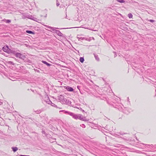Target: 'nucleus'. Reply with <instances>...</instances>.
Returning <instances> with one entry per match:
<instances>
[{
    "mask_svg": "<svg viewBox=\"0 0 156 156\" xmlns=\"http://www.w3.org/2000/svg\"><path fill=\"white\" fill-rule=\"evenodd\" d=\"M44 26L52 30V32L54 33H56L58 36H62L63 34L60 32V31L58 30H56L55 29H68V28H55L52 27H51L47 25H44Z\"/></svg>",
    "mask_w": 156,
    "mask_h": 156,
    "instance_id": "1",
    "label": "nucleus"
},
{
    "mask_svg": "<svg viewBox=\"0 0 156 156\" xmlns=\"http://www.w3.org/2000/svg\"><path fill=\"white\" fill-rule=\"evenodd\" d=\"M59 100L61 101L63 104L70 105L71 103L70 101L66 98H64V97L62 95L60 96Z\"/></svg>",
    "mask_w": 156,
    "mask_h": 156,
    "instance_id": "2",
    "label": "nucleus"
},
{
    "mask_svg": "<svg viewBox=\"0 0 156 156\" xmlns=\"http://www.w3.org/2000/svg\"><path fill=\"white\" fill-rule=\"evenodd\" d=\"M78 119L85 122H88L89 120V119H86L85 117H83L82 115L80 114H78Z\"/></svg>",
    "mask_w": 156,
    "mask_h": 156,
    "instance_id": "3",
    "label": "nucleus"
},
{
    "mask_svg": "<svg viewBox=\"0 0 156 156\" xmlns=\"http://www.w3.org/2000/svg\"><path fill=\"white\" fill-rule=\"evenodd\" d=\"M17 52V51L15 49H10L9 51L8 54H11L15 55Z\"/></svg>",
    "mask_w": 156,
    "mask_h": 156,
    "instance_id": "4",
    "label": "nucleus"
},
{
    "mask_svg": "<svg viewBox=\"0 0 156 156\" xmlns=\"http://www.w3.org/2000/svg\"><path fill=\"white\" fill-rule=\"evenodd\" d=\"M26 17L27 18L32 20L34 21H35L37 19L36 18L30 15H27L26 16Z\"/></svg>",
    "mask_w": 156,
    "mask_h": 156,
    "instance_id": "5",
    "label": "nucleus"
},
{
    "mask_svg": "<svg viewBox=\"0 0 156 156\" xmlns=\"http://www.w3.org/2000/svg\"><path fill=\"white\" fill-rule=\"evenodd\" d=\"M9 49L10 48H9L7 46H5L2 48L3 50L7 53H8Z\"/></svg>",
    "mask_w": 156,
    "mask_h": 156,
    "instance_id": "6",
    "label": "nucleus"
},
{
    "mask_svg": "<svg viewBox=\"0 0 156 156\" xmlns=\"http://www.w3.org/2000/svg\"><path fill=\"white\" fill-rule=\"evenodd\" d=\"M70 116L75 119H77L78 118V114H76L73 113L72 112L71 113Z\"/></svg>",
    "mask_w": 156,
    "mask_h": 156,
    "instance_id": "7",
    "label": "nucleus"
},
{
    "mask_svg": "<svg viewBox=\"0 0 156 156\" xmlns=\"http://www.w3.org/2000/svg\"><path fill=\"white\" fill-rule=\"evenodd\" d=\"M114 146L115 147H121L122 148V150H123L125 149L126 148H127V147H124V146L123 145H122L119 144H116L115 145H114Z\"/></svg>",
    "mask_w": 156,
    "mask_h": 156,
    "instance_id": "8",
    "label": "nucleus"
},
{
    "mask_svg": "<svg viewBox=\"0 0 156 156\" xmlns=\"http://www.w3.org/2000/svg\"><path fill=\"white\" fill-rule=\"evenodd\" d=\"M145 145L146 146H147V147H148V150L149 151H151L152 150H153V149H152V148H153V144H151L150 145L149 144H146Z\"/></svg>",
    "mask_w": 156,
    "mask_h": 156,
    "instance_id": "9",
    "label": "nucleus"
},
{
    "mask_svg": "<svg viewBox=\"0 0 156 156\" xmlns=\"http://www.w3.org/2000/svg\"><path fill=\"white\" fill-rule=\"evenodd\" d=\"M15 55L16 57H18L20 58H22L23 57V55H22L21 54L17 52H16Z\"/></svg>",
    "mask_w": 156,
    "mask_h": 156,
    "instance_id": "10",
    "label": "nucleus"
},
{
    "mask_svg": "<svg viewBox=\"0 0 156 156\" xmlns=\"http://www.w3.org/2000/svg\"><path fill=\"white\" fill-rule=\"evenodd\" d=\"M66 89L68 91L72 92L73 91L74 89L72 87L67 86L66 87Z\"/></svg>",
    "mask_w": 156,
    "mask_h": 156,
    "instance_id": "11",
    "label": "nucleus"
},
{
    "mask_svg": "<svg viewBox=\"0 0 156 156\" xmlns=\"http://www.w3.org/2000/svg\"><path fill=\"white\" fill-rule=\"evenodd\" d=\"M115 108H117L120 111H122V108L121 105H120L119 104H118V105H115V106L114 107Z\"/></svg>",
    "mask_w": 156,
    "mask_h": 156,
    "instance_id": "12",
    "label": "nucleus"
},
{
    "mask_svg": "<svg viewBox=\"0 0 156 156\" xmlns=\"http://www.w3.org/2000/svg\"><path fill=\"white\" fill-rule=\"evenodd\" d=\"M64 112V113L66 114H68L69 115H70L71 113H72L71 112H70L65 110H60L59 111V112Z\"/></svg>",
    "mask_w": 156,
    "mask_h": 156,
    "instance_id": "13",
    "label": "nucleus"
},
{
    "mask_svg": "<svg viewBox=\"0 0 156 156\" xmlns=\"http://www.w3.org/2000/svg\"><path fill=\"white\" fill-rule=\"evenodd\" d=\"M42 62L43 63L46 64L48 66H51V64L47 62L44 61H42Z\"/></svg>",
    "mask_w": 156,
    "mask_h": 156,
    "instance_id": "14",
    "label": "nucleus"
},
{
    "mask_svg": "<svg viewBox=\"0 0 156 156\" xmlns=\"http://www.w3.org/2000/svg\"><path fill=\"white\" fill-rule=\"evenodd\" d=\"M2 21L5 22L7 23H9L11 22V20H6L5 19H4L2 20Z\"/></svg>",
    "mask_w": 156,
    "mask_h": 156,
    "instance_id": "15",
    "label": "nucleus"
},
{
    "mask_svg": "<svg viewBox=\"0 0 156 156\" xmlns=\"http://www.w3.org/2000/svg\"><path fill=\"white\" fill-rule=\"evenodd\" d=\"M94 57L98 61H99V58L98 57V55L94 53Z\"/></svg>",
    "mask_w": 156,
    "mask_h": 156,
    "instance_id": "16",
    "label": "nucleus"
},
{
    "mask_svg": "<svg viewBox=\"0 0 156 156\" xmlns=\"http://www.w3.org/2000/svg\"><path fill=\"white\" fill-rule=\"evenodd\" d=\"M49 103H48V104H50L51 103V106H52L54 107H55L57 108V105H55V104H54L53 103H52V102L50 100H49Z\"/></svg>",
    "mask_w": 156,
    "mask_h": 156,
    "instance_id": "17",
    "label": "nucleus"
},
{
    "mask_svg": "<svg viewBox=\"0 0 156 156\" xmlns=\"http://www.w3.org/2000/svg\"><path fill=\"white\" fill-rule=\"evenodd\" d=\"M12 149L13 152H16L18 149V148L16 147H12Z\"/></svg>",
    "mask_w": 156,
    "mask_h": 156,
    "instance_id": "18",
    "label": "nucleus"
},
{
    "mask_svg": "<svg viewBox=\"0 0 156 156\" xmlns=\"http://www.w3.org/2000/svg\"><path fill=\"white\" fill-rule=\"evenodd\" d=\"M26 32L30 34H34L35 33L34 32L31 31V30H27L26 31Z\"/></svg>",
    "mask_w": 156,
    "mask_h": 156,
    "instance_id": "19",
    "label": "nucleus"
},
{
    "mask_svg": "<svg viewBox=\"0 0 156 156\" xmlns=\"http://www.w3.org/2000/svg\"><path fill=\"white\" fill-rule=\"evenodd\" d=\"M79 60L81 62L83 63L84 60V58L83 57H80L79 59Z\"/></svg>",
    "mask_w": 156,
    "mask_h": 156,
    "instance_id": "20",
    "label": "nucleus"
},
{
    "mask_svg": "<svg viewBox=\"0 0 156 156\" xmlns=\"http://www.w3.org/2000/svg\"><path fill=\"white\" fill-rule=\"evenodd\" d=\"M41 112H42V111L41 110H38L36 111H34V112H36L37 114H38L40 113Z\"/></svg>",
    "mask_w": 156,
    "mask_h": 156,
    "instance_id": "21",
    "label": "nucleus"
},
{
    "mask_svg": "<svg viewBox=\"0 0 156 156\" xmlns=\"http://www.w3.org/2000/svg\"><path fill=\"white\" fill-rule=\"evenodd\" d=\"M128 16L129 17V18H132L133 17V15L131 13H129V14H128Z\"/></svg>",
    "mask_w": 156,
    "mask_h": 156,
    "instance_id": "22",
    "label": "nucleus"
},
{
    "mask_svg": "<svg viewBox=\"0 0 156 156\" xmlns=\"http://www.w3.org/2000/svg\"><path fill=\"white\" fill-rule=\"evenodd\" d=\"M8 63H9V64L11 65H12L13 66L15 65V64L12 62V61H9L8 62Z\"/></svg>",
    "mask_w": 156,
    "mask_h": 156,
    "instance_id": "23",
    "label": "nucleus"
},
{
    "mask_svg": "<svg viewBox=\"0 0 156 156\" xmlns=\"http://www.w3.org/2000/svg\"><path fill=\"white\" fill-rule=\"evenodd\" d=\"M77 38L79 39V41L80 40H83L84 39H85V38L84 37H77Z\"/></svg>",
    "mask_w": 156,
    "mask_h": 156,
    "instance_id": "24",
    "label": "nucleus"
},
{
    "mask_svg": "<svg viewBox=\"0 0 156 156\" xmlns=\"http://www.w3.org/2000/svg\"><path fill=\"white\" fill-rule=\"evenodd\" d=\"M117 1L120 3H124L125 1L124 0H117Z\"/></svg>",
    "mask_w": 156,
    "mask_h": 156,
    "instance_id": "25",
    "label": "nucleus"
},
{
    "mask_svg": "<svg viewBox=\"0 0 156 156\" xmlns=\"http://www.w3.org/2000/svg\"><path fill=\"white\" fill-rule=\"evenodd\" d=\"M80 126L82 127L83 128H85L86 127L85 125L83 124L80 125Z\"/></svg>",
    "mask_w": 156,
    "mask_h": 156,
    "instance_id": "26",
    "label": "nucleus"
},
{
    "mask_svg": "<svg viewBox=\"0 0 156 156\" xmlns=\"http://www.w3.org/2000/svg\"><path fill=\"white\" fill-rule=\"evenodd\" d=\"M56 3L57 6H58L60 4H59L58 0H56Z\"/></svg>",
    "mask_w": 156,
    "mask_h": 156,
    "instance_id": "27",
    "label": "nucleus"
},
{
    "mask_svg": "<svg viewBox=\"0 0 156 156\" xmlns=\"http://www.w3.org/2000/svg\"><path fill=\"white\" fill-rule=\"evenodd\" d=\"M148 21L151 23L154 22L155 21L154 20H150Z\"/></svg>",
    "mask_w": 156,
    "mask_h": 156,
    "instance_id": "28",
    "label": "nucleus"
},
{
    "mask_svg": "<svg viewBox=\"0 0 156 156\" xmlns=\"http://www.w3.org/2000/svg\"><path fill=\"white\" fill-rule=\"evenodd\" d=\"M34 70L35 71L37 72L38 73H40V71L37 69H34Z\"/></svg>",
    "mask_w": 156,
    "mask_h": 156,
    "instance_id": "29",
    "label": "nucleus"
},
{
    "mask_svg": "<svg viewBox=\"0 0 156 156\" xmlns=\"http://www.w3.org/2000/svg\"><path fill=\"white\" fill-rule=\"evenodd\" d=\"M80 86H77V88L80 91Z\"/></svg>",
    "mask_w": 156,
    "mask_h": 156,
    "instance_id": "30",
    "label": "nucleus"
},
{
    "mask_svg": "<svg viewBox=\"0 0 156 156\" xmlns=\"http://www.w3.org/2000/svg\"><path fill=\"white\" fill-rule=\"evenodd\" d=\"M114 53H115V54L114 55V57H115L117 56V55L116 54V52H114Z\"/></svg>",
    "mask_w": 156,
    "mask_h": 156,
    "instance_id": "31",
    "label": "nucleus"
},
{
    "mask_svg": "<svg viewBox=\"0 0 156 156\" xmlns=\"http://www.w3.org/2000/svg\"><path fill=\"white\" fill-rule=\"evenodd\" d=\"M42 133L45 134V132L44 131H42Z\"/></svg>",
    "mask_w": 156,
    "mask_h": 156,
    "instance_id": "32",
    "label": "nucleus"
},
{
    "mask_svg": "<svg viewBox=\"0 0 156 156\" xmlns=\"http://www.w3.org/2000/svg\"><path fill=\"white\" fill-rule=\"evenodd\" d=\"M86 40L88 41H90L91 40V39H86Z\"/></svg>",
    "mask_w": 156,
    "mask_h": 156,
    "instance_id": "33",
    "label": "nucleus"
},
{
    "mask_svg": "<svg viewBox=\"0 0 156 156\" xmlns=\"http://www.w3.org/2000/svg\"><path fill=\"white\" fill-rule=\"evenodd\" d=\"M28 155H20V156H28Z\"/></svg>",
    "mask_w": 156,
    "mask_h": 156,
    "instance_id": "34",
    "label": "nucleus"
},
{
    "mask_svg": "<svg viewBox=\"0 0 156 156\" xmlns=\"http://www.w3.org/2000/svg\"><path fill=\"white\" fill-rule=\"evenodd\" d=\"M78 108V109H80V110H82V109L81 108Z\"/></svg>",
    "mask_w": 156,
    "mask_h": 156,
    "instance_id": "35",
    "label": "nucleus"
},
{
    "mask_svg": "<svg viewBox=\"0 0 156 156\" xmlns=\"http://www.w3.org/2000/svg\"><path fill=\"white\" fill-rule=\"evenodd\" d=\"M47 14H46L45 16H44L45 17H47Z\"/></svg>",
    "mask_w": 156,
    "mask_h": 156,
    "instance_id": "36",
    "label": "nucleus"
},
{
    "mask_svg": "<svg viewBox=\"0 0 156 156\" xmlns=\"http://www.w3.org/2000/svg\"><path fill=\"white\" fill-rule=\"evenodd\" d=\"M107 103H108V104H109V102H108V101H107Z\"/></svg>",
    "mask_w": 156,
    "mask_h": 156,
    "instance_id": "37",
    "label": "nucleus"
},
{
    "mask_svg": "<svg viewBox=\"0 0 156 156\" xmlns=\"http://www.w3.org/2000/svg\"><path fill=\"white\" fill-rule=\"evenodd\" d=\"M83 112H84V111L82 109V110H81Z\"/></svg>",
    "mask_w": 156,
    "mask_h": 156,
    "instance_id": "38",
    "label": "nucleus"
},
{
    "mask_svg": "<svg viewBox=\"0 0 156 156\" xmlns=\"http://www.w3.org/2000/svg\"><path fill=\"white\" fill-rule=\"evenodd\" d=\"M128 101H129V97H128Z\"/></svg>",
    "mask_w": 156,
    "mask_h": 156,
    "instance_id": "39",
    "label": "nucleus"
},
{
    "mask_svg": "<svg viewBox=\"0 0 156 156\" xmlns=\"http://www.w3.org/2000/svg\"><path fill=\"white\" fill-rule=\"evenodd\" d=\"M92 38H93V39H94V37H92Z\"/></svg>",
    "mask_w": 156,
    "mask_h": 156,
    "instance_id": "40",
    "label": "nucleus"
},
{
    "mask_svg": "<svg viewBox=\"0 0 156 156\" xmlns=\"http://www.w3.org/2000/svg\"><path fill=\"white\" fill-rule=\"evenodd\" d=\"M67 16L66 15V17Z\"/></svg>",
    "mask_w": 156,
    "mask_h": 156,
    "instance_id": "41",
    "label": "nucleus"
},
{
    "mask_svg": "<svg viewBox=\"0 0 156 156\" xmlns=\"http://www.w3.org/2000/svg\"><path fill=\"white\" fill-rule=\"evenodd\" d=\"M67 16L66 15V17Z\"/></svg>",
    "mask_w": 156,
    "mask_h": 156,
    "instance_id": "42",
    "label": "nucleus"
},
{
    "mask_svg": "<svg viewBox=\"0 0 156 156\" xmlns=\"http://www.w3.org/2000/svg\"><path fill=\"white\" fill-rule=\"evenodd\" d=\"M155 91H156V89L155 90Z\"/></svg>",
    "mask_w": 156,
    "mask_h": 156,
    "instance_id": "43",
    "label": "nucleus"
},
{
    "mask_svg": "<svg viewBox=\"0 0 156 156\" xmlns=\"http://www.w3.org/2000/svg\"><path fill=\"white\" fill-rule=\"evenodd\" d=\"M2 104V103L1 104H0V105H1Z\"/></svg>",
    "mask_w": 156,
    "mask_h": 156,
    "instance_id": "44",
    "label": "nucleus"
}]
</instances>
